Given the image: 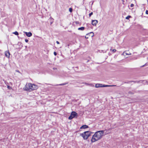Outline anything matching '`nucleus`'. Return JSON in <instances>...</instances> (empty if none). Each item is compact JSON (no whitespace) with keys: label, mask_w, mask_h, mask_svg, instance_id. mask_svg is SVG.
<instances>
[{"label":"nucleus","mask_w":148,"mask_h":148,"mask_svg":"<svg viewBox=\"0 0 148 148\" xmlns=\"http://www.w3.org/2000/svg\"><path fill=\"white\" fill-rule=\"evenodd\" d=\"M16 71L18 73H20V71L18 70H16Z\"/></svg>","instance_id":"33"},{"label":"nucleus","mask_w":148,"mask_h":148,"mask_svg":"<svg viewBox=\"0 0 148 148\" xmlns=\"http://www.w3.org/2000/svg\"><path fill=\"white\" fill-rule=\"evenodd\" d=\"M38 88V86L33 84L28 83L25 86V90L26 91L30 92L33 90H36Z\"/></svg>","instance_id":"2"},{"label":"nucleus","mask_w":148,"mask_h":148,"mask_svg":"<svg viewBox=\"0 0 148 148\" xmlns=\"http://www.w3.org/2000/svg\"><path fill=\"white\" fill-rule=\"evenodd\" d=\"M7 88L9 90H11L12 89V87L9 85H7Z\"/></svg>","instance_id":"18"},{"label":"nucleus","mask_w":148,"mask_h":148,"mask_svg":"<svg viewBox=\"0 0 148 148\" xmlns=\"http://www.w3.org/2000/svg\"><path fill=\"white\" fill-rule=\"evenodd\" d=\"M98 23V21L97 20H92V24L93 26H96Z\"/></svg>","instance_id":"4"},{"label":"nucleus","mask_w":148,"mask_h":148,"mask_svg":"<svg viewBox=\"0 0 148 148\" xmlns=\"http://www.w3.org/2000/svg\"><path fill=\"white\" fill-rule=\"evenodd\" d=\"M87 27H88V28H91V25L90 24H86Z\"/></svg>","instance_id":"15"},{"label":"nucleus","mask_w":148,"mask_h":148,"mask_svg":"<svg viewBox=\"0 0 148 148\" xmlns=\"http://www.w3.org/2000/svg\"><path fill=\"white\" fill-rule=\"evenodd\" d=\"M102 84H97L95 85L96 88L102 87Z\"/></svg>","instance_id":"9"},{"label":"nucleus","mask_w":148,"mask_h":148,"mask_svg":"<svg viewBox=\"0 0 148 148\" xmlns=\"http://www.w3.org/2000/svg\"><path fill=\"white\" fill-rule=\"evenodd\" d=\"M88 127V126L86 125H83L80 128V129H86Z\"/></svg>","instance_id":"10"},{"label":"nucleus","mask_w":148,"mask_h":148,"mask_svg":"<svg viewBox=\"0 0 148 148\" xmlns=\"http://www.w3.org/2000/svg\"><path fill=\"white\" fill-rule=\"evenodd\" d=\"M5 54L7 57L8 58H9L10 57V54L9 51H5Z\"/></svg>","instance_id":"7"},{"label":"nucleus","mask_w":148,"mask_h":148,"mask_svg":"<svg viewBox=\"0 0 148 148\" xmlns=\"http://www.w3.org/2000/svg\"><path fill=\"white\" fill-rule=\"evenodd\" d=\"M80 135L82 136L84 140H86L89 137H87V134L84 133V132L82 134H80Z\"/></svg>","instance_id":"3"},{"label":"nucleus","mask_w":148,"mask_h":148,"mask_svg":"<svg viewBox=\"0 0 148 148\" xmlns=\"http://www.w3.org/2000/svg\"><path fill=\"white\" fill-rule=\"evenodd\" d=\"M140 81H129L127 83H129L130 82H134V83H138L139 82H140Z\"/></svg>","instance_id":"12"},{"label":"nucleus","mask_w":148,"mask_h":148,"mask_svg":"<svg viewBox=\"0 0 148 148\" xmlns=\"http://www.w3.org/2000/svg\"><path fill=\"white\" fill-rule=\"evenodd\" d=\"M75 23L76 24H79V23L78 21H76Z\"/></svg>","instance_id":"28"},{"label":"nucleus","mask_w":148,"mask_h":148,"mask_svg":"<svg viewBox=\"0 0 148 148\" xmlns=\"http://www.w3.org/2000/svg\"><path fill=\"white\" fill-rule=\"evenodd\" d=\"M71 115L73 117L77 116V114L75 112L73 111L71 113Z\"/></svg>","instance_id":"5"},{"label":"nucleus","mask_w":148,"mask_h":148,"mask_svg":"<svg viewBox=\"0 0 148 148\" xmlns=\"http://www.w3.org/2000/svg\"><path fill=\"white\" fill-rule=\"evenodd\" d=\"M56 42V43H57L58 44H60L59 42L58 41H57Z\"/></svg>","instance_id":"34"},{"label":"nucleus","mask_w":148,"mask_h":148,"mask_svg":"<svg viewBox=\"0 0 148 148\" xmlns=\"http://www.w3.org/2000/svg\"><path fill=\"white\" fill-rule=\"evenodd\" d=\"M23 33L28 37H30L32 36V34L31 32H27L24 31Z\"/></svg>","instance_id":"6"},{"label":"nucleus","mask_w":148,"mask_h":148,"mask_svg":"<svg viewBox=\"0 0 148 148\" xmlns=\"http://www.w3.org/2000/svg\"><path fill=\"white\" fill-rule=\"evenodd\" d=\"M88 34H87L86 35V36H85V38L86 39H88V37L87 36L88 35Z\"/></svg>","instance_id":"26"},{"label":"nucleus","mask_w":148,"mask_h":148,"mask_svg":"<svg viewBox=\"0 0 148 148\" xmlns=\"http://www.w3.org/2000/svg\"><path fill=\"white\" fill-rule=\"evenodd\" d=\"M67 84V83H63V84H56V85H54V86H63V85H65L66 84Z\"/></svg>","instance_id":"13"},{"label":"nucleus","mask_w":148,"mask_h":148,"mask_svg":"<svg viewBox=\"0 0 148 148\" xmlns=\"http://www.w3.org/2000/svg\"><path fill=\"white\" fill-rule=\"evenodd\" d=\"M110 50H112V49H110Z\"/></svg>","instance_id":"35"},{"label":"nucleus","mask_w":148,"mask_h":148,"mask_svg":"<svg viewBox=\"0 0 148 148\" xmlns=\"http://www.w3.org/2000/svg\"><path fill=\"white\" fill-rule=\"evenodd\" d=\"M131 16H127L125 18L126 19H129L130 18H131Z\"/></svg>","instance_id":"19"},{"label":"nucleus","mask_w":148,"mask_h":148,"mask_svg":"<svg viewBox=\"0 0 148 148\" xmlns=\"http://www.w3.org/2000/svg\"><path fill=\"white\" fill-rule=\"evenodd\" d=\"M146 64H144V65H143V66H141L142 67H143L145 66H146Z\"/></svg>","instance_id":"32"},{"label":"nucleus","mask_w":148,"mask_h":148,"mask_svg":"<svg viewBox=\"0 0 148 148\" xmlns=\"http://www.w3.org/2000/svg\"><path fill=\"white\" fill-rule=\"evenodd\" d=\"M13 34H14L16 35H18V33L17 31H15V32H13Z\"/></svg>","instance_id":"16"},{"label":"nucleus","mask_w":148,"mask_h":148,"mask_svg":"<svg viewBox=\"0 0 148 148\" xmlns=\"http://www.w3.org/2000/svg\"><path fill=\"white\" fill-rule=\"evenodd\" d=\"M73 118V117L71 115H70V116L69 117L68 119L69 120H71Z\"/></svg>","instance_id":"17"},{"label":"nucleus","mask_w":148,"mask_h":148,"mask_svg":"<svg viewBox=\"0 0 148 148\" xmlns=\"http://www.w3.org/2000/svg\"><path fill=\"white\" fill-rule=\"evenodd\" d=\"M128 93L130 94H134V93H133L132 92H131V91H130L128 92Z\"/></svg>","instance_id":"23"},{"label":"nucleus","mask_w":148,"mask_h":148,"mask_svg":"<svg viewBox=\"0 0 148 148\" xmlns=\"http://www.w3.org/2000/svg\"><path fill=\"white\" fill-rule=\"evenodd\" d=\"M146 14H148V10H146Z\"/></svg>","instance_id":"31"},{"label":"nucleus","mask_w":148,"mask_h":148,"mask_svg":"<svg viewBox=\"0 0 148 148\" xmlns=\"http://www.w3.org/2000/svg\"><path fill=\"white\" fill-rule=\"evenodd\" d=\"M116 50L115 49H114L113 50H112V51L113 52V53H114L115 52H116Z\"/></svg>","instance_id":"25"},{"label":"nucleus","mask_w":148,"mask_h":148,"mask_svg":"<svg viewBox=\"0 0 148 148\" xmlns=\"http://www.w3.org/2000/svg\"><path fill=\"white\" fill-rule=\"evenodd\" d=\"M69 10L70 12H72L73 11V9L71 8H70Z\"/></svg>","instance_id":"20"},{"label":"nucleus","mask_w":148,"mask_h":148,"mask_svg":"<svg viewBox=\"0 0 148 148\" xmlns=\"http://www.w3.org/2000/svg\"><path fill=\"white\" fill-rule=\"evenodd\" d=\"M84 29H85L84 27H81L79 28H78V30H79L83 31L84 30Z\"/></svg>","instance_id":"14"},{"label":"nucleus","mask_w":148,"mask_h":148,"mask_svg":"<svg viewBox=\"0 0 148 148\" xmlns=\"http://www.w3.org/2000/svg\"><path fill=\"white\" fill-rule=\"evenodd\" d=\"M93 14V12H91L89 14V16L90 17Z\"/></svg>","instance_id":"22"},{"label":"nucleus","mask_w":148,"mask_h":148,"mask_svg":"<svg viewBox=\"0 0 148 148\" xmlns=\"http://www.w3.org/2000/svg\"><path fill=\"white\" fill-rule=\"evenodd\" d=\"M57 53L56 52H54V54L55 55V56H56L57 55Z\"/></svg>","instance_id":"30"},{"label":"nucleus","mask_w":148,"mask_h":148,"mask_svg":"<svg viewBox=\"0 0 148 148\" xmlns=\"http://www.w3.org/2000/svg\"><path fill=\"white\" fill-rule=\"evenodd\" d=\"M116 86V85H105L104 84H102V87H109V86Z\"/></svg>","instance_id":"11"},{"label":"nucleus","mask_w":148,"mask_h":148,"mask_svg":"<svg viewBox=\"0 0 148 148\" xmlns=\"http://www.w3.org/2000/svg\"><path fill=\"white\" fill-rule=\"evenodd\" d=\"M50 18L51 19V24H52L53 22V19L51 18V17Z\"/></svg>","instance_id":"21"},{"label":"nucleus","mask_w":148,"mask_h":148,"mask_svg":"<svg viewBox=\"0 0 148 148\" xmlns=\"http://www.w3.org/2000/svg\"><path fill=\"white\" fill-rule=\"evenodd\" d=\"M134 6V4L132 3L131 4V5H130V7H133V6Z\"/></svg>","instance_id":"27"},{"label":"nucleus","mask_w":148,"mask_h":148,"mask_svg":"<svg viewBox=\"0 0 148 148\" xmlns=\"http://www.w3.org/2000/svg\"><path fill=\"white\" fill-rule=\"evenodd\" d=\"M25 41L26 42H28V40L27 39H25Z\"/></svg>","instance_id":"29"},{"label":"nucleus","mask_w":148,"mask_h":148,"mask_svg":"<svg viewBox=\"0 0 148 148\" xmlns=\"http://www.w3.org/2000/svg\"><path fill=\"white\" fill-rule=\"evenodd\" d=\"M104 131H99L96 132L92 136L91 141L94 143L102 138L104 133Z\"/></svg>","instance_id":"1"},{"label":"nucleus","mask_w":148,"mask_h":148,"mask_svg":"<svg viewBox=\"0 0 148 148\" xmlns=\"http://www.w3.org/2000/svg\"><path fill=\"white\" fill-rule=\"evenodd\" d=\"M90 34H92V35L91 36L92 37L94 36V33L93 32H90L89 33Z\"/></svg>","instance_id":"24"},{"label":"nucleus","mask_w":148,"mask_h":148,"mask_svg":"<svg viewBox=\"0 0 148 148\" xmlns=\"http://www.w3.org/2000/svg\"><path fill=\"white\" fill-rule=\"evenodd\" d=\"M92 132L90 131H86L84 132V133L86 134L87 136V137H89L91 135Z\"/></svg>","instance_id":"8"}]
</instances>
